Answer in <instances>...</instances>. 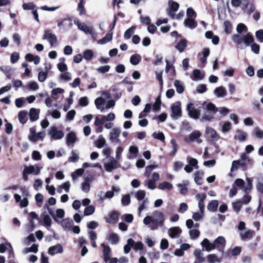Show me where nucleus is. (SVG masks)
I'll return each instance as SVG.
<instances>
[{
	"instance_id": "obj_1",
	"label": "nucleus",
	"mask_w": 263,
	"mask_h": 263,
	"mask_svg": "<svg viewBox=\"0 0 263 263\" xmlns=\"http://www.w3.org/2000/svg\"><path fill=\"white\" fill-rule=\"evenodd\" d=\"M201 107L204 109L203 115L201 119L202 121H211L218 111L216 106L211 102L206 103L204 102L202 103Z\"/></svg>"
},
{
	"instance_id": "obj_2",
	"label": "nucleus",
	"mask_w": 263,
	"mask_h": 263,
	"mask_svg": "<svg viewBox=\"0 0 263 263\" xmlns=\"http://www.w3.org/2000/svg\"><path fill=\"white\" fill-rule=\"evenodd\" d=\"M232 40L238 45L244 42L246 46H248L254 42V39L251 33H248L243 36H241L239 34H235L232 36Z\"/></svg>"
},
{
	"instance_id": "obj_3",
	"label": "nucleus",
	"mask_w": 263,
	"mask_h": 263,
	"mask_svg": "<svg viewBox=\"0 0 263 263\" xmlns=\"http://www.w3.org/2000/svg\"><path fill=\"white\" fill-rule=\"evenodd\" d=\"M158 219H154L149 227L151 230H155L158 228L159 226L162 227L164 224V215L162 212H157Z\"/></svg>"
},
{
	"instance_id": "obj_4",
	"label": "nucleus",
	"mask_w": 263,
	"mask_h": 263,
	"mask_svg": "<svg viewBox=\"0 0 263 263\" xmlns=\"http://www.w3.org/2000/svg\"><path fill=\"white\" fill-rule=\"evenodd\" d=\"M168 8L166 9L167 14L171 17L172 18H175V12L178 10L179 4L173 1H169Z\"/></svg>"
},
{
	"instance_id": "obj_5",
	"label": "nucleus",
	"mask_w": 263,
	"mask_h": 263,
	"mask_svg": "<svg viewBox=\"0 0 263 263\" xmlns=\"http://www.w3.org/2000/svg\"><path fill=\"white\" fill-rule=\"evenodd\" d=\"M30 135L28 136V138L30 141L33 142H36L39 140H43L45 136V133L44 132H41L36 134L34 129L31 128L30 129Z\"/></svg>"
},
{
	"instance_id": "obj_6",
	"label": "nucleus",
	"mask_w": 263,
	"mask_h": 263,
	"mask_svg": "<svg viewBox=\"0 0 263 263\" xmlns=\"http://www.w3.org/2000/svg\"><path fill=\"white\" fill-rule=\"evenodd\" d=\"M187 110L189 116L194 119H198L200 115V111L194 107L193 103H189L187 106Z\"/></svg>"
},
{
	"instance_id": "obj_7",
	"label": "nucleus",
	"mask_w": 263,
	"mask_h": 263,
	"mask_svg": "<svg viewBox=\"0 0 263 263\" xmlns=\"http://www.w3.org/2000/svg\"><path fill=\"white\" fill-rule=\"evenodd\" d=\"M120 167V164L117 160H115L114 157L110 158L109 163H105L104 167L107 172H110L113 170Z\"/></svg>"
},
{
	"instance_id": "obj_8",
	"label": "nucleus",
	"mask_w": 263,
	"mask_h": 263,
	"mask_svg": "<svg viewBox=\"0 0 263 263\" xmlns=\"http://www.w3.org/2000/svg\"><path fill=\"white\" fill-rule=\"evenodd\" d=\"M49 134L55 140L61 139L64 137V133L58 130L55 126H52L49 131Z\"/></svg>"
},
{
	"instance_id": "obj_9",
	"label": "nucleus",
	"mask_w": 263,
	"mask_h": 263,
	"mask_svg": "<svg viewBox=\"0 0 263 263\" xmlns=\"http://www.w3.org/2000/svg\"><path fill=\"white\" fill-rule=\"evenodd\" d=\"M43 39H46L49 42L51 46H53L57 43V36L51 32L50 30H47L45 31Z\"/></svg>"
},
{
	"instance_id": "obj_10",
	"label": "nucleus",
	"mask_w": 263,
	"mask_h": 263,
	"mask_svg": "<svg viewBox=\"0 0 263 263\" xmlns=\"http://www.w3.org/2000/svg\"><path fill=\"white\" fill-rule=\"evenodd\" d=\"M196 198L198 200V207L200 212L204 213V200L206 198V195L204 193L197 194Z\"/></svg>"
},
{
	"instance_id": "obj_11",
	"label": "nucleus",
	"mask_w": 263,
	"mask_h": 263,
	"mask_svg": "<svg viewBox=\"0 0 263 263\" xmlns=\"http://www.w3.org/2000/svg\"><path fill=\"white\" fill-rule=\"evenodd\" d=\"M120 213L117 211H113L109 214V217L106 219V221L109 223H116L118 219Z\"/></svg>"
},
{
	"instance_id": "obj_12",
	"label": "nucleus",
	"mask_w": 263,
	"mask_h": 263,
	"mask_svg": "<svg viewBox=\"0 0 263 263\" xmlns=\"http://www.w3.org/2000/svg\"><path fill=\"white\" fill-rule=\"evenodd\" d=\"M172 114L171 117L173 118H178L181 116V108L180 105H173L171 107Z\"/></svg>"
},
{
	"instance_id": "obj_13",
	"label": "nucleus",
	"mask_w": 263,
	"mask_h": 263,
	"mask_svg": "<svg viewBox=\"0 0 263 263\" xmlns=\"http://www.w3.org/2000/svg\"><path fill=\"white\" fill-rule=\"evenodd\" d=\"M101 245L103 247V258L104 261L107 262L110 259L111 249L108 246L105 245L104 243H102Z\"/></svg>"
},
{
	"instance_id": "obj_14",
	"label": "nucleus",
	"mask_w": 263,
	"mask_h": 263,
	"mask_svg": "<svg viewBox=\"0 0 263 263\" xmlns=\"http://www.w3.org/2000/svg\"><path fill=\"white\" fill-rule=\"evenodd\" d=\"M63 251L62 246L60 244H57L49 248L48 253L51 255H54L55 254L61 253Z\"/></svg>"
},
{
	"instance_id": "obj_15",
	"label": "nucleus",
	"mask_w": 263,
	"mask_h": 263,
	"mask_svg": "<svg viewBox=\"0 0 263 263\" xmlns=\"http://www.w3.org/2000/svg\"><path fill=\"white\" fill-rule=\"evenodd\" d=\"M74 24L77 26L78 28L84 31L86 33H92V30L85 24L81 23L79 21H74Z\"/></svg>"
},
{
	"instance_id": "obj_16",
	"label": "nucleus",
	"mask_w": 263,
	"mask_h": 263,
	"mask_svg": "<svg viewBox=\"0 0 263 263\" xmlns=\"http://www.w3.org/2000/svg\"><path fill=\"white\" fill-rule=\"evenodd\" d=\"M201 244L203 247L205 248L207 251H210L216 248L215 244L211 243L207 238H204Z\"/></svg>"
},
{
	"instance_id": "obj_17",
	"label": "nucleus",
	"mask_w": 263,
	"mask_h": 263,
	"mask_svg": "<svg viewBox=\"0 0 263 263\" xmlns=\"http://www.w3.org/2000/svg\"><path fill=\"white\" fill-rule=\"evenodd\" d=\"M27 174H34V175H39L40 173V169L39 167H37L35 169L33 165H30L29 166H25L23 170Z\"/></svg>"
},
{
	"instance_id": "obj_18",
	"label": "nucleus",
	"mask_w": 263,
	"mask_h": 263,
	"mask_svg": "<svg viewBox=\"0 0 263 263\" xmlns=\"http://www.w3.org/2000/svg\"><path fill=\"white\" fill-rule=\"evenodd\" d=\"M247 153H244L240 156V159L238 160L239 161L240 167H241L242 170L246 171L248 170L247 163L246 162Z\"/></svg>"
},
{
	"instance_id": "obj_19",
	"label": "nucleus",
	"mask_w": 263,
	"mask_h": 263,
	"mask_svg": "<svg viewBox=\"0 0 263 263\" xmlns=\"http://www.w3.org/2000/svg\"><path fill=\"white\" fill-rule=\"evenodd\" d=\"M181 232V229L179 227H173L169 229V235L171 238H175L179 236Z\"/></svg>"
},
{
	"instance_id": "obj_20",
	"label": "nucleus",
	"mask_w": 263,
	"mask_h": 263,
	"mask_svg": "<svg viewBox=\"0 0 263 263\" xmlns=\"http://www.w3.org/2000/svg\"><path fill=\"white\" fill-rule=\"evenodd\" d=\"M40 112L39 109H36L34 108H31L29 111V118L31 121L33 122L37 120L39 118V115Z\"/></svg>"
},
{
	"instance_id": "obj_21",
	"label": "nucleus",
	"mask_w": 263,
	"mask_h": 263,
	"mask_svg": "<svg viewBox=\"0 0 263 263\" xmlns=\"http://www.w3.org/2000/svg\"><path fill=\"white\" fill-rule=\"evenodd\" d=\"M121 131L118 128H114L110 132L109 139L112 142L115 141V139H117L120 136Z\"/></svg>"
},
{
	"instance_id": "obj_22",
	"label": "nucleus",
	"mask_w": 263,
	"mask_h": 263,
	"mask_svg": "<svg viewBox=\"0 0 263 263\" xmlns=\"http://www.w3.org/2000/svg\"><path fill=\"white\" fill-rule=\"evenodd\" d=\"M187 46V41L185 39H181L175 46V48L180 52L184 51Z\"/></svg>"
},
{
	"instance_id": "obj_23",
	"label": "nucleus",
	"mask_w": 263,
	"mask_h": 263,
	"mask_svg": "<svg viewBox=\"0 0 263 263\" xmlns=\"http://www.w3.org/2000/svg\"><path fill=\"white\" fill-rule=\"evenodd\" d=\"M25 59L29 62H33L35 65L38 64L40 62V58L38 55L34 56L31 53H27Z\"/></svg>"
},
{
	"instance_id": "obj_24",
	"label": "nucleus",
	"mask_w": 263,
	"mask_h": 263,
	"mask_svg": "<svg viewBox=\"0 0 263 263\" xmlns=\"http://www.w3.org/2000/svg\"><path fill=\"white\" fill-rule=\"evenodd\" d=\"M184 24L185 26L191 29H194L197 26V23L193 18H186L184 20Z\"/></svg>"
},
{
	"instance_id": "obj_25",
	"label": "nucleus",
	"mask_w": 263,
	"mask_h": 263,
	"mask_svg": "<svg viewBox=\"0 0 263 263\" xmlns=\"http://www.w3.org/2000/svg\"><path fill=\"white\" fill-rule=\"evenodd\" d=\"M203 172L200 171H197L195 173L194 180L197 184L201 185L203 183Z\"/></svg>"
},
{
	"instance_id": "obj_26",
	"label": "nucleus",
	"mask_w": 263,
	"mask_h": 263,
	"mask_svg": "<svg viewBox=\"0 0 263 263\" xmlns=\"http://www.w3.org/2000/svg\"><path fill=\"white\" fill-rule=\"evenodd\" d=\"M218 206V202L216 200H211L208 204L207 208L209 211L215 212Z\"/></svg>"
},
{
	"instance_id": "obj_27",
	"label": "nucleus",
	"mask_w": 263,
	"mask_h": 263,
	"mask_svg": "<svg viewBox=\"0 0 263 263\" xmlns=\"http://www.w3.org/2000/svg\"><path fill=\"white\" fill-rule=\"evenodd\" d=\"M214 93L218 97H222L226 96L227 91L224 87L220 86L215 89Z\"/></svg>"
},
{
	"instance_id": "obj_28",
	"label": "nucleus",
	"mask_w": 263,
	"mask_h": 263,
	"mask_svg": "<svg viewBox=\"0 0 263 263\" xmlns=\"http://www.w3.org/2000/svg\"><path fill=\"white\" fill-rule=\"evenodd\" d=\"M112 34L113 32L107 33L104 37L98 41V43L100 44H104L110 42L112 39Z\"/></svg>"
},
{
	"instance_id": "obj_29",
	"label": "nucleus",
	"mask_w": 263,
	"mask_h": 263,
	"mask_svg": "<svg viewBox=\"0 0 263 263\" xmlns=\"http://www.w3.org/2000/svg\"><path fill=\"white\" fill-rule=\"evenodd\" d=\"M10 247L8 253V263H15L14 261V253L12 247L10 243H7Z\"/></svg>"
},
{
	"instance_id": "obj_30",
	"label": "nucleus",
	"mask_w": 263,
	"mask_h": 263,
	"mask_svg": "<svg viewBox=\"0 0 263 263\" xmlns=\"http://www.w3.org/2000/svg\"><path fill=\"white\" fill-rule=\"evenodd\" d=\"M60 63L58 64V68L61 72H64L67 70V66L65 64V59L64 58H61L59 59Z\"/></svg>"
},
{
	"instance_id": "obj_31",
	"label": "nucleus",
	"mask_w": 263,
	"mask_h": 263,
	"mask_svg": "<svg viewBox=\"0 0 263 263\" xmlns=\"http://www.w3.org/2000/svg\"><path fill=\"white\" fill-rule=\"evenodd\" d=\"M141 61V57L138 54L132 55L130 58V62L134 65H138Z\"/></svg>"
},
{
	"instance_id": "obj_32",
	"label": "nucleus",
	"mask_w": 263,
	"mask_h": 263,
	"mask_svg": "<svg viewBox=\"0 0 263 263\" xmlns=\"http://www.w3.org/2000/svg\"><path fill=\"white\" fill-rule=\"evenodd\" d=\"M27 112L25 110H21L19 112L18 118L20 122L22 124H25L27 121Z\"/></svg>"
},
{
	"instance_id": "obj_33",
	"label": "nucleus",
	"mask_w": 263,
	"mask_h": 263,
	"mask_svg": "<svg viewBox=\"0 0 263 263\" xmlns=\"http://www.w3.org/2000/svg\"><path fill=\"white\" fill-rule=\"evenodd\" d=\"M158 188L161 190H167L170 191L173 189V185L168 182L164 181L159 183Z\"/></svg>"
},
{
	"instance_id": "obj_34",
	"label": "nucleus",
	"mask_w": 263,
	"mask_h": 263,
	"mask_svg": "<svg viewBox=\"0 0 263 263\" xmlns=\"http://www.w3.org/2000/svg\"><path fill=\"white\" fill-rule=\"evenodd\" d=\"M226 240L223 236L218 237L214 241V243L215 244L216 248L219 247L220 246L224 247L226 245Z\"/></svg>"
},
{
	"instance_id": "obj_35",
	"label": "nucleus",
	"mask_w": 263,
	"mask_h": 263,
	"mask_svg": "<svg viewBox=\"0 0 263 263\" xmlns=\"http://www.w3.org/2000/svg\"><path fill=\"white\" fill-rule=\"evenodd\" d=\"M72 223L73 221L72 220L64 219L61 222V226L65 230H70L72 228Z\"/></svg>"
},
{
	"instance_id": "obj_36",
	"label": "nucleus",
	"mask_w": 263,
	"mask_h": 263,
	"mask_svg": "<svg viewBox=\"0 0 263 263\" xmlns=\"http://www.w3.org/2000/svg\"><path fill=\"white\" fill-rule=\"evenodd\" d=\"M161 105V95H159L156 98L155 102L153 105V109L155 111H158L160 110Z\"/></svg>"
},
{
	"instance_id": "obj_37",
	"label": "nucleus",
	"mask_w": 263,
	"mask_h": 263,
	"mask_svg": "<svg viewBox=\"0 0 263 263\" xmlns=\"http://www.w3.org/2000/svg\"><path fill=\"white\" fill-rule=\"evenodd\" d=\"M76 136L73 132L69 133L66 136V143L67 144L74 143L76 141Z\"/></svg>"
},
{
	"instance_id": "obj_38",
	"label": "nucleus",
	"mask_w": 263,
	"mask_h": 263,
	"mask_svg": "<svg viewBox=\"0 0 263 263\" xmlns=\"http://www.w3.org/2000/svg\"><path fill=\"white\" fill-rule=\"evenodd\" d=\"M46 71H40L38 74V80L41 82H43L45 81L47 77L48 71L49 70V68L47 67H45Z\"/></svg>"
},
{
	"instance_id": "obj_39",
	"label": "nucleus",
	"mask_w": 263,
	"mask_h": 263,
	"mask_svg": "<svg viewBox=\"0 0 263 263\" xmlns=\"http://www.w3.org/2000/svg\"><path fill=\"white\" fill-rule=\"evenodd\" d=\"M245 8L247 9L248 13L250 14L252 12L255 11V7L254 5L252 3H249L248 2H246V0H245V3L243 4Z\"/></svg>"
},
{
	"instance_id": "obj_40",
	"label": "nucleus",
	"mask_w": 263,
	"mask_h": 263,
	"mask_svg": "<svg viewBox=\"0 0 263 263\" xmlns=\"http://www.w3.org/2000/svg\"><path fill=\"white\" fill-rule=\"evenodd\" d=\"M135 241L132 239L129 238L127 240V244L125 245L124 247V251L125 253H128L131 250V248L133 247V245H134Z\"/></svg>"
},
{
	"instance_id": "obj_41",
	"label": "nucleus",
	"mask_w": 263,
	"mask_h": 263,
	"mask_svg": "<svg viewBox=\"0 0 263 263\" xmlns=\"http://www.w3.org/2000/svg\"><path fill=\"white\" fill-rule=\"evenodd\" d=\"M108 240L110 241L111 244L116 245L118 243L119 241V236L116 233H112L108 237Z\"/></svg>"
},
{
	"instance_id": "obj_42",
	"label": "nucleus",
	"mask_w": 263,
	"mask_h": 263,
	"mask_svg": "<svg viewBox=\"0 0 263 263\" xmlns=\"http://www.w3.org/2000/svg\"><path fill=\"white\" fill-rule=\"evenodd\" d=\"M206 132L209 135V137L213 139H215L218 137L216 131L211 127L207 128Z\"/></svg>"
},
{
	"instance_id": "obj_43",
	"label": "nucleus",
	"mask_w": 263,
	"mask_h": 263,
	"mask_svg": "<svg viewBox=\"0 0 263 263\" xmlns=\"http://www.w3.org/2000/svg\"><path fill=\"white\" fill-rule=\"evenodd\" d=\"M84 0H80L78 6V10L79 11V14L80 15L85 14L86 13V10L84 8Z\"/></svg>"
},
{
	"instance_id": "obj_44",
	"label": "nucleus",
	"mask_w": 263,
	"mask_h": 263,
	"mask_svg": "<svg viewBox=\"0 0 263 263\" xmlns=\"http://www.w3.org/2000/svg\"><path fill=\"white\" fill-rule=\"evenodd\" d=\"M174 85L176 88V91L178 93H182L184 91V88L180 81L175 80Z\"/></svg>"
},
{
	"instance_id": "obj_45",
	"label": "nucleus",
	"mask_w": 263,
	"mask_h": 263,
	"mask_svg": "<svg viewBox=\"0 0 263 263\" xmlns=\"http://www.w3.org/2000/svg\"><path fill=\"white\" fill-rule=\"evenodd\" d=\"M237 133L238 135L235 136L239 141H244L246 140L247 134L241 130H237Z\"/></svg>"
},
{
	"instance_id": "obj_46",
	"label": "nucleus",
	"mask_w": 263,
	"mask_h": 263,
	"mask_svg": "<svg viewBox=\"0 0 263 263\" xmlns=\"http://www.w3.org/2000/svg\"><path fill=\"white\" fill-rule=\"evenodd\" d=\"M135 29V26H132L131 27L127 29L124 34V38L125 39H130L132 35L134 34Z\"/></svg>"
},
{
	"instance_id": "obj_47",
	"label": "nucleus",
	"mask_w": 263,
	"mask_h": 263,
	"mask_svg": "<svg viewBox=\"0 0 263 263\" xmlns=\"http://www.w3.org/2000/svg\"><path fill=\"white\" fill-rule=\"evenodd\" d=\"M254 234V232L252 230H248L246 231L244 234L241 235V237L242 240L246 239H251L253 238Z\"/></svg>"
},
{
	"instance_id": "obj_48",
	"label": "nucleus",
	"mask_w": 263,
	"mask_h": 263,
	"mask_svg": "<svg viewBox=\"0 0 263 263\" xmlns=\"http://www.w3.org/2000/svg\"><path fill=\"white\" fill-rule=\"evenodd\" d=\"M193 77L192 79L193 80H200L203 78V77L201 76V73L200 70L195 69L193 71Z\"/></svg>"
},
{
	"instance_id": "obj_49",
	"label": "nucleus",
	"mask_w": 263,
	"mask_h": 263,
	"mask_svg": "<svg viewBox=\"0 0 263 263\" xmlns=\"http://www.w3.org/2000/svg\"><path fill=\"white\" fill-rule=\"evenodd\" d=\"M233 209L234 211L238 213L242 207V202L240 200H237L232 203Z\"/></svg>"
},
{
	"instance_id": "obj_50",
	"label": "nucleus",
	"mask_w": 263,
	"mask_h": 263,
	"mask_svg": "<svg viewBox=\"0 0 263 263\" xmlns=\"http://www.w3.org/2000/svg\"><path fill=\"white\" fill-rule=\"evenodd\" d=\"M105 139L101 136L99 138L95 141V145L99 148H102L105 144Z\"/></svg>"
},
{
	"instance_id": "obj_51",
	"label": "nucleus",
	"mask_w": 263,
	"mask_h": 263,
	"mask_svg": "<svg viewBox=\"0 0 263 263\" xmlns=\"http://www.w3.org/2000/svg\"><path fill=\"white\" fill-rule=\"evenodd\" d=\"M105 99H104L102 97L97 98L95 101V103L96 106V107L99 109H101V106L104 105L105 104Z\"/></svg>"
},
{
	"instance_id": "obj_52",
	"label": "nucleus",
	"mask_w": 263,
	"mask_h": 263,
	"mask_svg": "<svg viewBox=\"0 0 263 263\" xmlns=\"http://www.w3.org/2000/svg\"><path fill=\"white\" fill-rule=\"evenodd\" d=\"M224 32L227 34H230L232 31V25L231 23L228 21L224 22Z\"/></svg>"
},
{
	"instance_id": "obj_53",
	"label": "nucleus",
	"mask_w": 263,
	"mask_h": 263,
	"mask_svg": "<svg viewBox=\"0 0 263 263\" xmlns=\"http://www.w3.org/2000/svg\"><path fill=\"white\" fill-rule=\"evenodd\" d=\"M208 261L209 263H215V262H220L217 256L214 254H209L207 256Z\"/></svg>"
},
{
	"instance_id": "obj_54",
	"label": "nucleus",
	"mask_w": 263,
	"mask_h": 263,
	"mask_svg": "<svg viewBox=\"0 0 263 263\" xmlns=\"http://www.w3.org/2000/svg\"><path fill=\"white\" fill-rule=\"evenodd\" d=\"M95 210V208L93 205L87 206L85 208L84 211V215L85 216H89L92 214Z\"/></svg>"
},
{
	"instance_id": "obj_55",
	"label": "nucleus",
	"mask_w": 263,
	"mask_h": 263,
	"mask_svg": "<svg viewBox=\"0 0 263 263\" xmlns=\"http://www.w3.org/2000/svg\"><path fill=\"white\" fill-rule=\"evenodd\" d=\"M152 136L154 138L158 139L162 142H164L165 141V136L162 132H155L153 134Z\"/></svg>"
},
{
	"instance_id": "obj_56",
	"label": "nucleus",
	"mask_w": 263,
	"mask_h": 263,
	"mask_svg": "<svg viewBox=\"0 0 263 263\" xmlns=\"http://www.w3.org/2000/svg\"><path fill=\"white\" fill-rule=\"evenodd\" d=\"M93 56V53L91 50L87 49L84 52L83 58L87 61L91 60Z\"/></svg>"
},
{
	"instance_id": "obj_57",
	"label": "nucleus",
	"mask_w": 263,
	"mask_h": 263,
	"mask_svg": "<svg viewBox=\"0 0 263 263\" xmlns=\"http://www.w3.org/2000/svg\"><path fill=\"white\" fill-rule=\"evenodd\" d=\"M236 30L238 33L241 34L243 32H246L248 31V28L245 24L240 23L238 24Z\"/></svg>"
},
{
	"instance_id": "obj_58",
	"label": "nucleus",
	"mask_w": 263,
	"mask_h": 263,
	"mask_svg": "<svg viewBox=\"0 0 263 263\" xmlns=\"http://www.w3.org/2000/svg\"><path fill=\"white\" fill-rule=\"evenodd\" d=\"M190 235L192 239H195L199 236L200 231L196 229L191 230L190 231Z\"/></svg>"
},
{
	"instance_id": "obj_59",
	"label": "nucleus",
	"mask_w": 263,
	"mask_h": 263,
	"mask_svg": "<svg viewBox=\"0 0 263 263\" xmlns=\"http://www.w3.org/2000/svg\"><path fill=\"white\" fill-rule=\"evenodd\" d=\"M122 219L126 222L131 223L133 221L134 217L132 214H125L122 216Z\"/></svg>"
},
{
	"instance_id": "obj_60",
	"label": "nucleus",
	"mask_w": 263,
	"mask_h": 263,
	"mask_svg": "<svg viewBox=\"0 0 263 263\" xmlns=\"http://www.w3.org/2000/svg\"><path fill=\"white\" fill-rule=\"evenodd\" d=\"M71 154V156L68 158V161L72 162H77L79 159L78 154L74 151H72Z\"/></svg>"
},
{
	"instance_id": "obj_61",
	"label": "nucleus",
	"mask_w": 263,
	"mask_h": 263,
	"mask_svg": "<svg viewBox=\"0 0 263 263\" xmlns=\"http://www.w3.org/2000/svg\"><path fill=\"white\" fill-rule=\"evenodd\" d=\"M157 167L156 165H149L147 166L145 168V176L146 177H149L153 170V169Z\"/></svg>"
},
{
	"instance_id": "obj_62",
	"label": "nucleus",
	"mask_w": 263,
	"mask_h": 263,
	"mask_svg": "<svg viewBox=\"0 0 263 263\" xmlns=\"http://www.w3.org/2000/svg\"><path fill=\"white\" fill-rule=\"evenodd\" d=\"M232 129V124L229 122L227 121L224 122L222 126V131L223 133H227Z\"/></svg>"
},
{
	"instance_id": "obj_63",
	"label": "nucleus",
	"mask_w": 263,
	"mask_h": 263,
	"mask_svg": "<svg viewBox=\"0 0 263 263\" xmlns=\"http://www.w3.org/2000/svg\"><path fill=\"white\" fill-rule=\"evenodd\" d=\"M84 170L83 168H78L75 171L74 173L71 175L73 179H76L77 177L80 176L84 173Z\"/></svg>"
},
{
	"instance_id": "obj_64",
	"label": "nucleus",
	"mask_w": 263,
	"mask_h": 263,
	"mask_svg": "<svg viewBox=\"0 0 263 263\" xmlns=\"http://www.w3.org/2000/svg\"><path fill=\"white\" fill-rule=\"evenodd\" d=\"M255 35L257 39L261 43L263 42V29H260L256 31Z\"/></svg>"
}]
</instances>
